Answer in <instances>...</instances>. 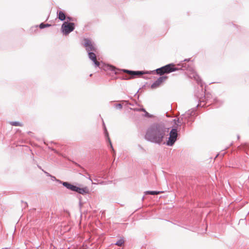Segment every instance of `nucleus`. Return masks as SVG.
<instances>
[{
	"mask_svg": "<svg viewBox=\"0 0 249 249\" xmlns=\"http://www.w3.org/2000/svg\"><path fill=\"white\" fill-rule=\"evenodd\" d=\"M190 61L191 58H186L181 61L178 64L177 67H175L174 64L172 63L152 71H133L127 69H123L122 71L123 72L128 73L130 76L123 75L120 76L119 78L121 80H127L132 78L135 77L137 75H142L143 74H155L156 72L157 74L161 75L164 73L169 74L178 71L186 70L191 72L190 77L194 78L196 80L197 84L200 85V89H198V90H200L201 92L200 93H196L195 95L198 102L196 107H203L206 105L207 103L208 102L210 94L209 93H206L205 90L204 91L203 90V86L204 83H203L202 79L193 69L192 65L189 64H187L186 62H188Z\"/></svg>",
	"mask_w": 249,
	"mask_h": 249,
	"instance_id": "obj_1",
	"label": "nucleus"
},
{
	"mask_svg": "<svg viewBox=\"0 0 249 249\" xmlns=\"http://www.w3.org/2000/svg\"><path fill=\"white\" fill-rule=\"evenodd\" d=\"M169 131V128L164 123H154L147 128L144 139L148 142L160 145Z\"/></svg>",
	"mask_w": 249,
	"mask_h": 249,
	"instance_id": "obj_2",
	"label": "nucleus"
},
{
	"mask_svg": "<svg viewBox=\"0 0 249 249\" xmlns=\"http://www.w3.org/2000/svg\"><path fill=\"white\" fill-rule=\"evenodd\" d=\"M84 46L86 47L89 58L92 61L95 67H98L105 71H110L115 74H118L123 72V69H117L113 65L97 61L95 54L97 52V49L94 43H92L89 38H84Z\"/></svg>",
	"mask_w": 249,
	"mask_h": 249,
	"instance_id": "obj_3",
	"label": "nucleus"
},
{
	"mask_svg": "<svg viewBox=\"0 0 249 249\" xmlns=\"http://www.w3.org/2000/svg\"><path fill=\"white\" fill-rule=\"evenodd\" d=\"M197 115L195 107L189 109L179 118L173 120L174 125L173 126H177V130H178L181 125L183 126V128H185L186 124L190 126L195 121Z\"/></svg>",
	"mask_w": 249,
	"mask_h": 249,
	"instance_id": "obj_4",
	"label": "nucleus"
},
{
	"mask_svg": "<svg viewBox=\"0 0 249 249\" xmlns=\"http://www.w3.org/2000/svg\"><path fill=\"white\" fill-rule=\"evenodd\" d=\"M178 132L177 126H172L169 132L167 140L166 142H163L162 143L168 146H173L178 140Z\"/></svg>",
	"mask_w": 249,
	"mask_h": 249,
	"instance_id": "obj_5",
	"label": "nucleus"
},
{
	"mask_svg": "<svg viewBox=\"0 0 249 249\" xmlns=\"http://www.w3.org/2000/svg\"><path fill=\"white\" fill-rule=\"evenodd\" d=\"M75 29V24L73 22L64 21L62 24L61 31L65 36L68 35Z\"/></svg>",
	"mask_w": 249,
	"mask_h": 249,
	"instance_id": "obj_6",
	"label": "nucleus"
},
{
	"mask_svg": "<svg viewBox=\"0 0 249 249\" xmlns=\"http://www.w3.org/2000/svg\"><path fill=\"white\" fill-rule=\"evenodd\" d=\"M103 131H104V136H105L106 142H107L109 144V147L111 149V151L112 154L114 156L115 155V152L113 148V145L112 144L111 141L109 138V133L107 131L106 126H105L103 127Z\"/></svg>",
	"mask_w": 249,
	"mask_h": 249,
	"instance_id": "obj_7",
	"label": "nucleus"
},
{
	"mask_svg": "<svg viewBox=\"0 0 249 249\" xmlns=\"http://www.w3.org/2000/svg\"><path fill=\"white\" fill-rule=\"evenodd\" d=\"M168 77L166 75H162L160 76L157 80L154 81L151 85V88L152 89H155L158 88L162 83L168 79Z\"/></svg>",
	"mask_w": 249,
	"mask_h": 249,
	"instance_id": "obj_8",
	"label": "nucleus"
},
{
	"mask_svg": "<svg viewBox=\"0 0 249 249\" xmlns=\"http://www.w3.org/2000/svg\"><path fill=\"white\" fill-rule=\"evenodd\" d=\"M57 182L62 184L67 189L74 192L76 185H74L73 184H72L71 183L68 181H63L61 180H57Z\"/></svg>",
	"mask_w": 249,
	"mask_h": 249,
	"instance_id": "obj_9",
	"label": "nucleus"
},
{
	"mask_svg": "<svg viewBox=\"0 0 249 249\" xmlns=\"http://www.w3.org/2000/svg\"><path fill=\"white\" fill-rule=\"evenodd\" d=\"M74 192L84 195L89 193V189L87 186L81 188L76 186Z\"/></svg>",
	"mask_w": 249,
	"mask_h": 249,
	"instance_id": "obj_10",
	"label": "nucleus"
},
{
	"mask_svg": "<svg viewBox=\"0 0 249 249\" xmlns=\"http://www.w3.org/2000/svg\"><path fill=\"white\" fill-rule=\"evenodd\" d=\"M57 18L62 21H64L66 18L65 12L63 10H58L56 12Z\"/></svg>",
	"mask_w": 249,
	"mask_h": 249,
	"instance_id": "obj_11",
	"label": "nucleus"
},
{
	"mask_svg": "<svg viewBox=\"0 0 249 249\" xmlns=\"http://www.w3.org/2000/svg\"><path fill=\"white\" fill-rule=\"evenodd\" d=\"M212 103L216 108H218L224 104V101L218 98H215L213 99Z\"/></svg>",
	"mask_w": 249,
	"mask_h": 249,
	"instance_id": "obj_12",
	"label": "nucleus"
},
{
	"mask_svg": "<svg viewBox=\"0 0 249 249\" xmlns=\"http://www.w3.org/2000/svg\"><path fill=\"white\" fill-rule=\"evenodd\" d=\"M162 191H146L144 192V195H156L158 194H159L161 193H162Z\"/></svg>",
	"mask_w": 249,
	"mask_h": 249,
	"instance_id": "obj_13",
	"label": "nucleus"
},
{
	"mask_svg": "<svg viewBox=\"0 0 249 249\" xmlns=\"http://www.w3.org/2000/svg\"><path fill=\"white\" fill-rule=\"evenodd\" d=\"M51 24H49V23H44V22H42L39 25H38V27H39L40 29H43L45 28H47V27H49L50 26H51ZM38 27V25H36V27Z\"/></svg>",
	"mask_w": 249,
	"mask_h": 249,
	"instance_id": "obj_14",
	"label": "nucleus"
},
{
	"mask_svg": "<svg viewBox=\"0 0 249 249\" xmlns=\"http://www.w3.org/2000/svg\"><path fill=\"white\" fill-rule=\"evenodd\" d=\"M240 149L243 150H249V143L245 142L242 143Z\"/></svg>",
	"mask_w": 249,
	"mask_h": 249,
	"instance_id": "obj_15",
	"label": "nucleus"
},
{
	"mask_svg": "<svg viewBox=\"0 0 249 249\" xmlns=\"http://www.w3.org/2000/svg\"><path fill=\"white\" fill-rule=\"evenodd\" d=\"M9 124L12 126H22L23 124L18 121H10Z\"/></svg>",
	"mask_w": 249,
	"mask_h": 249,
	"instance_id": "obj_16",
	"label": "nucleus"
},
{
	"mask_svg": "<svg viewBox=\"0 0 249 249\" xmlns=\"http://www.w3.org/2000/svg\"><path fill=\"white\" fill-rule=\"evenodd\" d=\"M124 237H121L120 239L117 241L115 243H114V245L118 246H121L124 244Z\"/></svg>",
	"mask_w": 249,
	"mask_h": 249,
	"instance_id": "obj_17",
	"label": "nucleus"
},
{
	"mask_svg": "<svg viewBox=\"0 0 249 249\" xmlns=\"http://www.w3.org/2000/svg\"><path fill=\"white\" fill-rule=\"evenodd\" d=\"M144 113L143 114V116L147 118H152L154 117V116L150 113H149L146 110H145V111H143Z\"/></svg>",
	"mask_w": 249,
	"mask_h": 249,
	"instance_id": "obj_18",
	"label": "nucleus"
},
{
	"mask_svg": "<svg viewBox=\"0 0 249 249\" xmlns=\"http://www.w3.org/2000/svg\"><path fill=\"white\" fill-rule=\"evenodd\" d=\"M130 109L135 111H142L143 112V111H145V109L142 107H140V108H130Z\"/></svg>",
	"mask_w": 249,
	"mask_h": 249,
	"instance_id": "obj_19",
	"label": "nucleus"
},
{
	"mask_svg": "<svg viewBox=\"0 0 249 249\" xmlns=\"http://www.w3.org/2000/svg\"><path fill=\"white\" fill-rule=\"evenodd\" d=\"M114 107L117 109H121L123 108V105L121 104H115Z\"/></svg>",
	"mask_w": 249,
	"mask_h": 249,
	"instance_id": "obj_20",
	"label": "nucleus"
},
{
	"mask_svg": "<svg viewBox=\"0 0 249 249\" xmlns=\"http://www.w3.org/2000/svg\"><path fill=\"white\" fill-rule=\"evenodd\" d=\"M83 172L84 174H87V176H88V177H87V178H88L89 180H90L91 181H92V179L90 177V175L89 174V173L87 172V171L86 170H85V169H83Z\"/></svg>",
	"mask_w": 249,
	"mask_h": 249,
	"instance_id": "obj_21",
	"label": "nucleus"
},
{
	"mask_svg": "<svg viewBox=\"0 0 249 249\" xmlns=\"http://www.w3.org/2000/svg\"><path fill=\"white\" fill-rule=\"evenodd\" d=\"M66 19H67V20L69 21H74L75 20V19L74 18L70 16L66 17Z\"/></svg>",
	"mask_w": 249,
	"mask_h": 249,
	"instance_id": "obj_22",
	"label": "nucleus"
},
{
	"mask_svg": "<svg viewBox=\"0 0 249 249\" xmlns=\"http://www.w3.org/2000/svg\"><path fill=\"white\" fill-rule=\"evenodd\" d=\"M42 171L48 177H50L52 176L51 174H50L49 173L47 172L46 171H44V170H42Z\"/></svg>",
	"mask_w": 249,
	"mask_h": 249,
	"instance_id": "obj_23",
	"label": "nucleus"
},
{
	"mask_svg": "<svg viewBox=\"0 0 249 249\" xmlns=\"http://www.w3.org/2000/svg\"><path fill=\"white\" fill-rule=\"evenodd\" d=\"M51 179H52V180H56V181H57V180H58V179H56V178H55L54 176H52H52H51Z\"/></svg>",
	"mask_w": 249,
	"mask_h": 249,
	"instance_id": "obj_24",
	"label": "nucleus"
},
{
	"mask_svg": "<svg viewBox=\"0 0 249 249\" xmlns=\"http://www.w3.org/2000/svg\"><path fill=\"white\" fill-rule=\"evenodd\" d=\"M138 147H139V149H140V150H142V151H144V148H143V147H142L141 145H140V144H139V145H138Z\"/></svg>",
	"mask_w": 249,
	"mask_h": 249,
	"instance_id": "obj_25",
	"label": "nucleus"
},
{
	"mask_svg": "<svg viewBox=\"0 0 249 249\" xmlns=\"http://www.w3.org/2000/svg\"><path fill=\"white\" fill-rule=\"evenodd\" d=\"M102 125H103V127H105V126H106L105 124V122H104V120H103V119H102Z\"/></svg>",
	"mask_w": 249,
	"mask_h": 249,
	"instance_id": "obj_26",
	"label": "nucleus"
},
{
	"mask_svg": "<svg viewBox=\"0 0 249 249\" xmlns=\"http://www.w3.org/2000/svg\"><path fill=\"white\" fill-rule=\"evenodd\" d=\"M21 202H22V203H24V204H25V207H27V206H28V204H27V202H24L23 201H21Z\"/></svg>",
	"mask_w": 249,
	"mask_h": 249,
	"instance_id": "obj_27",
	"label": "nucleus"
},
{
	"mask_svg": "<svg viewBox=\"0 0 249 249\" xmlns=\"http://www.w3.org/2000/svg\"><path fill=\"white\" fill-rule=\"evenodd\" d=\"M37 166L38 168L39 169H40V170H41L42 171V170H43V169L41 168V167L40 166H39V165H37Z\"/></svg>",
	"mask_w": 249,
	"mask_h": 249,
	"instance_id": "obj_28",
	"label": "nucleus"
},
{
	"mask_svg": "<svg viewBox=\"0 0 249 249\" xmlns=\"http://www.w3.org/2000/svg\"><path fill=\"white\" fill-rule=\"evenodd\" d=\"M237 137L238 140L240 139V136L239 135H237Z\"/></svg>",
	"mask_w": 249,
	"mask_h": 249,
	"instance_id": "obj_29",
	"label": "nucleus"
},
{
	"mask_svg": "<svg viewBox=\"0 0 249 249\" xmlns=\"http://www.w3.org/2000/svg\"><path fill=\"white\" fill-rule=\"evenodd\" d=\"M52 150L54 151L55 153H57L56 150H54V149H52Z\"/></svg>",
	"mask_w": 249,
	"mask_h": 249,
	"instance_id": "obj_30",
	"label": "nucleus"
},
{
	"mask_svg": "<svg viewBox=\"0 0 249 249\" xmlns=\"http://www.w3.org/2000/svg\"><path fill=\"white\" fill-rule=\"evenodd\" d=\"M79 205H80V206H81L82 205V203H81V201L80 200L79 201Z\"/></svg>",
	"mask_w": 249,
	"mask_h": 249,
	"instance_id": "obj_31",
	"label": "nucleus"
},
{
	"mask_svg": "<svg viewBox=\"0 0 249 249\" xmlns=\"http://www.w3.org/2000/svg\"><path fill=\"white\" fill-rule=\"evenodd\" d=\"M144 196H143L142 198V200H143L144 199Z\"/></svg>",
	"mask_w": 249,
	"mask_h": 249,
	"instance_id": "obj_32",
	"label": "nucleus"
},
{
	"mask_svg": "<svg viewBox=\"0 0 249 249\" xmlns=\"http://www.w3.org/2000/svg\"><path fill=\"white\" fill-rule=\"evenodd\" d=\"M232 25H233V26H235V27H236V25H235L234 24H232Z\"/></svg>",
	"mask_w": 249,
	"mask_h": 249,
	"instance_id": "obj_33",
	"label": "nucleus"
},
{
	"mask_svg": "<svg viewBox=\"0 0 249 249\" xmlns=\"http://www.w3.org/2000/svg\"><path fill=\"white\" fill-rule=\"evenodd\" d=\"M129 105H131V106H133V104H131V103H130Z\"/></svg>",
	"mask_w": 249,
	"mask_h": 249,
	"instance_id": "obj_34",
	"label": "nucleus"
},
{
	"mask_svg": "<svg viewBox=\"0 0 249 249\" xmlns=\"http://www.w3.org/2000/svg\"><path fill=\"white\" fill-rule=\"evenodd\" d=\"M92 75V74H90L89 75V76H91Z\"/></svg>",
	"mask_w": 249,
	"mask_h": 249,
	"instance_id": "obj_35",
	"label": "nucleus"
}]
</instances>
